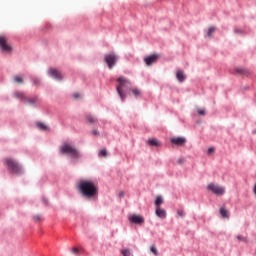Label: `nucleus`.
Returning a JSON list of instances; mask_svg holds the SVG:
<instances>
[{
    "mask_svg": "<svg viewBox=\"0 0 256 256\" xmlns=\"http://www.w3.org/2000/svg\"><path fill=\"white\" fill-rule=\"evenodd\" d=\"M78 190L85 199H97L99 197V186L91 180H80Z\"/></svg>",
    "mask_w": 256,
    "mask_h": 256,
    "instance_id": "obj_1",
    "label": "nucleus"
},
{
    "mask_svg": "<svg viewBox=\"0 0 256 256\" xmlns=\"http://www.w3.org/2000/svg\"><path fill=\"white\" fill-rule=\"evenodd\" d=\"M60 153H62L63 155H70L71 159H79V157H81V154L79 153L77 148L67 143H64L60 147Z\"/></svg>",
    "mask_w": 256,
    "mask_h": 256,
    "instance_id": "obj_2",
    "label": "nucleus"
},
{
    "mask_svg": "<svg viewBox=\"0 0 256 256\" xmlns=\"http://www.w3.org/2000/svg\"><path fill=\"white\" fill-rule=\"evenodd\" d=\"M117 83H118V86H117V92L120 96V99H126L127 98V94H125V89H127V78L123 77V76H120L118 79H117Z\"/></svg>",
    "mask_w": 256,
    "mask_h": 256,
    "instance_id": "obj_3",
    "label": "nucleus"
},
{
    "mask_svg": "<svg viewBox=\"0 0 256 256\" xmlns=\"http://www.w3.org/2000/svg\"><path fill=\"white\" fill-rule=\"evenodd\" d=\"M4 164L8 167V170L11 171V173H15L16 175L21 174L22 168L21 165L17 161H15L12 158H6L4 160Z\"/></svg>",
    "mask_w": 256,
    "mask_h": 256,
    "instance_id": "obj_4",
    "label": "nucleus"
},
{
    "mask_svg": "<svg viewBox=\"0 0 256 256\" xmlns=\"http://www.w3.org/2000/svg\"><path fill=\"white\" fill-rule=\"evenodd\" d=\"M207 189L218 197H221V195H225V187L217 185L215 183L208 184Z\"/></svg>",
    "mask_w": 256,
    "mask_h": 256,
    "instance_id": "obj_5",
    "label": "nucleus"
},
{
    "mask_svg": "<svg viewBox=\"0 0 256 256\" xmlns=\"http://www.w3.org/2000/svg\"><path fill=\"white\" fill-rule=\"evenodd\" d=\"M105 63L108 65V69H112L114 65H117V61H119V57L116 56L115 53L107 54L104 57Z\"/></svg>",
    "mask_w": 256,
    "mask_h": 256,
    "instance_id": "obj_6",
    "label": "nucleus"
},
{
    "mask_svg": "<svg viewBox=\"0 0 256 256\" xmlns=\"http://www.w3.org/2000/svg\"><path fill=\"white\" fill-rule=\"evenodd\" d=\"M0 49L4 53H11V45L7 43V38L6 36H0Z\"/></svg>",
    "mask_w": 256,
    "mask_h": 256,
    "instance_id": "obj_7",
    "label": "nucleus"
},
{
    "mask_svg": "<svg viewBox=\"0 0 256 256\" xmlns=\"http://www.w3.org/2000/svg\"><path fill=\"white\" fill-rule=\"evenodd\" d=\"M129 221L133 223L134 225H144L145 224V218L141 215H132L129 218Z\"/></svg>",
    "mask_w": 256,
    "mask_h": 256,
    "instance_id": "obj_8",
    "label": "nucleus"
},
{
    "mask_svg": "<svg viewBox=\"0 0 256 256\" xmlns=\"http://www.w3.org/2000/svg\"><path fill=\"white\" fill-rule=\"evenodd\" d=\"M170 142L173 145H177L178 147H181L187 143V139L185 137H174V138H171Z\"/></svg>",
    "mask_w": 256,
    "mask_h": 256,
    "instance_id": "obj_9",
    "label": "nucleus"
},
{
    "mask_svg": "<svg viewBox=\"0 0 256 256\" xmlns=\"http://www.w3.org/2000/svg\"><path fill=\"white\" fill-rule=\"evenodd\" d=\"M49 75L53 79H57V81H61V79H63V76L61 75V73L53 68L49 70Z\"/></svg>",
    "mask_w": 256,
    "mask_h": 256,
    "instance_id": "obj_10",
    "label": "nucleus"
},
{
    "mask_svg": "<svg viewBox=\"0 0 256 256\" xmlns=\"http://www.w3.org/2000/svg\"><path fill=\"white\" fill-rule=\"evenodd\" d=\"M156 215L159 219H167V211L161 207H156Z\"/></svg>",
    "mask_w": 256,
    "mask_h": 256,
    "instance_id": "obj_11",
    "label": "nucleus"
},
{
    "mask_svg": "<svg viewBox=\"0 0 256 256\" xmlns=\"http://www.w3.org/2000/svg\"><path fill=\"white\" fill-rule=\"evenodd\" d=\"M86 122L88 123V125H97V123H99V119H97V117L93 115H87Z\"/></svg>",
    "mask_w": 256,
    "mask_h": 256,
    "instance_id": "obj_12",
    "label": "nucleus"
},
{
    "mask_svg": "<svg viewBox=\"0 0 256 256\" xmlns=\"http://www.w3.org/2000/svg\"><path fill=\"white\" fill-rule=\"evenodd\" d=\"M157 61V55H151L148 56L146 58H144V63H146V65H153V63H155Z\"/></svg>",
    "mask_w": 256,
    "mask_h": 256,
    "instance_id": "obj_13",
    "label": "nucleus"
},
{
    "mask_svg": "<svg viewBox=\"0 0 256 256\" xmlns=\"http://www.w3.org/2000/svg\"><path fill=\"white\" fill-rule=\"evenodd\" d=\"M176 77L178 79V81L180 83H183V81H185V79H187V76H185V74H183V71L179 70L177 73H176Z\"/></svg>",
    "mask_w": 256,
    "mask_h": 256,
    "instance_id": "obj_14",
    "label": "nucleus"
},
{
    "mask_svg": "<svg viewBox=\"0 0 256 256\" xmlns=\"http://www.w3.org/2000/svg\"><path fill=\"white\" fill-rule=\"evenodd\" d=\"M132 95L136 98V99H140L142 93L141 90L139 88H134L130 90Z\"/></svg>",
    "mask_w": 256,
    "mask_h": 256,
    "instance_id": "obj_15",
    "label": "nucleus"
},
{
    "mask_svg": "<svg viewBox=\"0 0 256 256\" xmlns=\"http://www.w3.org/2000/svg\"><path fill=\"white\" fill-rule=\"evenodd\" d=\"M149 145H151V147H161V141L157 140V139H150L148 140Z\"/></svg>",
    "mask_w": 256,
    "mask_h": 256,
    "instance_id": "obj_16",
    "label": "nucleus"
},
{
    "mask_svg": "<svg viewBox=\"0 0 256 256\" xmlns=\"http://www.w3.org/2000/svg\"><path fill=\"white\" fill-rule=\"evenodd\" d=\"M220 214H221L222 217H224L225 219H229V210H228V209L220 208Z\"/></svg>",
    "mask_w": 256,
    "mask_h": 256,
    "instance_id": "obj_17",
    "label": "nucleus"
},
{
    "mask_svg": "<svg viewBox=\"0 0 256 256\" xmlns=\"http://www.w3.org/2000/svg\"><path fill=\"white\" fill-rule=\"evenodd\" d=\"M24 101L29 103V105H35L37 103V101H39V99L37 97L28 98V99L25 98Z\"/></svg>",
    "mask_w": 256,
    "mask_h": 256,
    "instance_id": "obj_18",
    "label": "nucleus"
},
{
    "mask_svg": "<svg viewBox=\"0 0 256 256\" xmlns=\"http://www.w3.org/2000/svg\"><path fill=\"white\" fill-rule=\"evenodd\" d=\"M14 97H16V99H22L25 101V94L23 92H14Z\"/></svg>",
    "mask_w": 256,
    "mask_h": 256,
    "instance_id": "obj_19",
    "label": "nucleus"
},
{
    "mask_svg": "<svg viewBox=\"0 0 256 256\" xmlns=\"http://www.w3.org/2000/svg\"><path fill=\"white\" fill-rule=\"evenodd\" d=\"M155 205H156V208L163 205V197L161 196H158L155 200Z\"/></svg>",
    "mask_w": 256,
    "mask_h": 256,
    "instance_id": "obj_20",
    "label": "nucleus"
},
{
    "mask_svg": "<svg viewBox=\"0 0 256 256\" xmlns=\"http://www.w3.org/2000/svg\"><path fill=\"white\" fill-rule=\"evenodd\" d=\"M36 125L38 129H40V131H47V125H45L44 123L38 122Z\"/></svg>",
    "mask_w": 256,
    "mask_h": 256,
    "instance_id": "obj_21",
    "label": "nucleus"
},
{
    "mask_svg": "<svg viewBox=\"0 0 256 256\" xmlns=\"http://www.w3.org/2000/svg\"><path fill=\"white\" fill-rule=\"evenodd\" d=\"M150 251L153 253V255L159 256V251L157 250V247L151 246Z\"/></svg>",
    "mask_w": 256,
    "mask_h": 256,
    "instance_id": "obj_22",
    "label": "nucleus"
},
{
    "mask_svg": "<svg viewBox=\"0 0 256 256\" xmlns=\"http://www.w3.org/2000/svg\"><path fill=\"white\" fill-rule=\"evenodd\" d=\"M99 155L101 157H107V155H109V153L107 152V149H102V150H100Z\"/></svg>",
    "mask_w": 256,
    "mask_h": 256,
    "instance_id": "obj_23",
    "label": "nucleus"
},
{
    "mask_svg": "<svg viewBox=\"0 0 256 256\" xmlns=\"http://www.w3.org/2000/svg\"><path fill=\"white\" fill-rule=\"evenodd\" d=\"M13 81L15 83H23V79L21 77H19V76H14L13 77Z\"/></svg>",
    "mask_w": 256,
    "mask_h": 256,
    "instance_id": "obj_24",
    "label": "nucleus"
},
{
    "mask_svg": "<svg viewBox=\"0 0 256 256\" xmlns=\"http://www.w3.org/2000/svg\"><path fill=\"white\" fill-rule=\"evenodd\" d=\"M238 241H242L243 243H247V237H244L243 235L237 236Z\"/></svg>",
    "mask_w": 256,
    "mask_h": 256,
    "instance_id": "obj_25",
    "label": "nucleus"
},
{
    "mask_svg": "<svg viewBox=\"0 0 256 256\" xmlns=\"http://www.w3.org/2000/svg\"><path fill=\"white\" fill-rule=\"evenodd\" d=\"M213 33H215V27H210V28L208 29V33H207L208 37H211V35H212Z\"/></svg>",
    "mask_w": 256,
    "mask_h": 256,
    "instance_id": "obj_26",
    "label": "nucleus"
},
{
    "mask_svg": "<svg viewBox=\"0 0 256 256\" xmlns=\"http://www.w3.org/2000/svg\"><path fill=\"white\" fill-rule=\"evenodd\" d=\"M91 134H92L94 137H99L100 132H99V130L94 129V130H92Z\"/></svg>",
    "mask_w": 256,
    "mask_h": 256,
    "instance_id": "obj_27",
    "label": "nucleus"
},
{
    "mask_svg": "<svg viewBox=\"0 0 256 256\" xmlns=\"http://www.w3.org/2000/svg\"><path fill=\"white\" fill-rule=\"evenodd\" d=\"M71 252H72L74 255H79V248L74 247V248L71 249Z\"/></svg>",
    "mask_w": 256,
    "mask_h": 256,
    "instance_id": "obj_28",
    "label": "nucleus"
},
{
    "mask_svg": "<svg viewBox=\"0 0 256 256\" xmlns=\"http://www.w3.org/2000/svg\"><path fill=\"white\" fill-rule=\"evenodd\" d=\"M33 85H39L41 83V81L39 80V78H33Z\"/></svg>",
    "mask_w": 256,
    "mask_h": 256,
    "instance_id": "obj_29",
    "label": "nucleus"
},
{
    "mask_svg": "<svg viewBox=\"0 0 256 256\" xmlns=\"http://www.w3.org/2000/svg\"><path fill=\"white\" fill-rule=\"evenodd\" d=\"M177 215H179V217H185V211H183V210H178V211H177Z\"/></svg>",
    "mask_w": 256,
    "mask_h": 256,
    "instance_id": "obj_30",
    "label": "nucleus"
},
{
    "mask_svg": "<svg viewBox=\"0 0 256 256\" xmlns=\"http://www.w3.org/2000/svg\"><path fill=\"white\" fill-rule=\"evenodd\" d=\"M73 99H79V97H81V95L79 93H74L72 95Z\"/></svg>",
    "mask_w": 256,
    "mask_h": 256,
    "instance_id": "obj_31",
    "label": "nucleus"
},
{
    "mask_svg": "<svg viewBox=\"0 0 256 256\" xmlns=\"http://www.w3.org/2000/svg\"><path fill=\"white\" fill-rule=\"evenodd\" d=\"M34 220H35V221H41V216L35 215V216H34Z\"/></svg>",
    "mask_w": 256,
    "mask_h": 256,
    "instance_id": "obj_32",
    "label": "nucleus"
},
{
    "mask_svg": "<svg viewBox=\"0 0 256 256\" xmlns=\"http://www.w3.org/2000/svg\"><path fill=\"white\" fill-rule=\"evenodd\" d=\"M236 72H237V73H245V70H244V69H241V68H237V69H236Z\"/></svg>",
    "mask_w": 256,
    "mask_h": 256,
    "instance_id": "obj_33",
    "label": "nucleus"
},
{
    "mask_svg": "<svg viewBox=\"0 0 256 256\" xmlns=\"http://www.w3.org/2000/svg\"><path fill=\"white\" fill-rule=\"evenodd\" d=\"M199 115H205V110H198Z\"/></svg>",
    "mask_w": 256,
    "mask_h": 256,
    "instance_id": "obj_34",
    "label": "nucleus"
},
{
    "mask_svg": "<svg viewBox=\"0 0 256 256\" xmlns=\"http://www.w3.org/2000/svg\"><path fill=\"white\" fill-rule=\"evenodd\" d=\"M215 151V148H213V147H210L209 149H208V153H213Z\"/></svg>",
    "mask_w": 256,
    "mask_h": 256,
    "instance_id": "obj_35",
    "label": "nucleus"
},
{
    "mask_svg": "<svg viewBox=\"0 0 256 256\" xmlns=\"http://www.w3.org/2000/svg\"><path fill=\"white\" fill-rule=\"evenodd\" d=\"M127 253H128V250H127V249H125V250L122 251V255H123V256H127Z\"/></svg>",
    "mask_w": 256,
    "mask_h": 256,
    "instance_id": "obj_36",
    "label": "nucleus"
},
{
    "mask_svg": "<svg viewBox=\"0 0 256 256\" xmlns=\"http://www.w3.org/2000/svg\"><path fill=\"white\" fill-rule=\"evenodd\" d=\"M123 195H125L123 192L119 193V197H123Z\"/></svg>",
    "mask_w": 256,
    "mask_h": 256,
    "instance_id": "obj_37",
    "label": "nucleus"
},
{
    "mask_svg": "<svg viewBox=\"0 0 256 256\" xmlns=\"http://www.w3.org/2000/svg\"><path fill=\"white\" fill-rule=\"evenodd\" d=\"M235 33H241V30H237V29H236V30H235Z\"/></svg>",
    "mask_w": 256,
    "mask_h": 256,
    "instance_id": "obj_38",
    "label": "nucleus"
},
{
    "mask_svg": "<svg viewBox=\"0 0 256 256\" xmlns=\"http://www.w3.org/2000/svg\"><path fill=\"white\" fill-rule=\"evenodd\" d=\"M44 205H47V200H43Z\"/></svg>",
    "mask_w": 256,
    "mask_h": 256,
    "instance_id": "obj_39",
    "label": "nucleus"
}]
</instances>
